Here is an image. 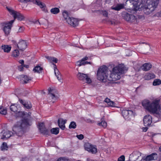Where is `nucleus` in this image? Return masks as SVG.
I'll return each instance as SVG.
<instances>
[{
  "label": "nucleus",
  "instance_id": "1",
  "mask_svg": "<svg viewBox=\"0 0 161 161\" xmlns=\"http://www.w3.org/2000/svg\"><path fill=\"white\" fill-rule=\"evenodd\" d=\"M31 125L28 118H23L21 120L18 122L14 126L13 130L14 133L8 130L6 131L3 132L1 138L3 139L9 138L12 136L14 133L18 136H21L26 132L27 128Z\"/></svg>",
  "mask_w": 161,
  "mask_h": 161
},
{
  "label": "nucleus",
  "instance_id": "2",
  "mask_svg": "<svg viewBox=\"0 0 161 161\" xmlns=\"http://www.w3.org/2000/svg\"><path fill=\"white\" fill-rule=\"evenodd\" d=\"M127 70L128 68L123 64H120L114 67L108 80L114 81L119 80L121 78V75L125 73Z\"/></svg>",
  "mask_w": 161,
  "mask_h": 161
},
{
  "label": "nucleus",
  "instance_id": "3",
  "mask_svg": "<svg viewBox=\"0 0 161 161\" xmlns=\"http://www.w3.org/2000/svg\"><path fill=\"white\" fill-rule=\"evenodd\" d=\"M159 101L156 100L150 103L148 100H145L142 103V106L148 111L152 114H157V112L159 108Z\"/></svg>",
  "mask_w": 161,
  "mask_h": 161
},
{
  "label": "nucleus",
  "instance_id": "4",
  "mask_svg": "<svg viewBox=\"0 0 161 161\" xmlns=\"http://www.w3.org/2000/svg\"><path fill=\"white\" fill-rule=\"evenodd\" d=\"M98 80L103 82H106L109 78L108 75V68L103 66L98 69L97 73Z\"/></svg>",
  "mask_w": 161,
  "mask_h": 161
},
{
  "label": "nucleus",
  "instance_id": "5",
  "mask_svg": "<svg viewBox=\"0 0 161 161\" xmlns=\"http://www.w3.org/2000/svg\"><path fill=\"white\" fill-rule=\"evenodd\" d=\"M158 3L159 0H151L145 6L143 10L144 13L148 15L152 13L157 8Z\"/></svg>",
  "mask_w": 161,
  "mask_h": 161
},
{
  "label": "nucleus",
  "instance_id": "6",
  "mask_svg": "<svg viewBox=\"0 0 161 161\" xmlns=\"http://www.w3.org/2000/svg\"><path fill=\"white\" fill-rule=\"evenodd\" d=\"M14 22V20H12L8 22H4L1 24L2 28L4 32L5 35L7 36L9 34L12 25Z\"/></svg>",
  "mask_w": 161,
  "mask_h": 161
},
{
  "label": "nucleus",
  "instance_id": "7",
  "mask_svg": "<svg viewBox=\"0 0 161 161\" xmlns=\"http://www.w3.org/2000/svg\"><path fill=\"white\" fill-rule=\"evenodd\" d=\"M122 114L124 118L127 120H130L132 117L134 116L133 111L129 110H123L122 112Z\"/></svg>",
  "mask_w": 161,
  "mask_h": 161
},
{
  "label": "nucleus",
  "instance_id": "8",
  "mask_svg": "<svg viewBox=\"0 0 161 161\" xmlns=\"http://www.w3.org/2000/svg\"><path fill=\"white\" fill-rule=\"evenodd\" d=\"M84 147L86 150L93 154H95L97 152L96 146L92 145L89 142L85 144Z\"/></svg>",
  "mask_w": 161,
  "mask_h": 161
},
{
  "label": "nucleus",
  "instance_id": "9",
  "mask_svg": "<svg viewBox=\"0 0 161 161\" xmlns=\"http://www.w3.org/2000/svg\"><path fill=\"white\" fill-rule=\"evenodd\" d=\"M77 78L80 80L84 81L86 80L87 83H90L91 82V80L88 77L87 74L79 72L77 75Z\"/></svg>",
  "mask_w": 161,
  "mask_h": 161
},
{
  "label": "nucleus",
  "instance_id": "10",
  "mask_svg": "<svg viewBox=\"0 0 161 161\" xmlns=\"http://www.w3.org/2000/svg\"><path fill=\"white\" fill-rule=\"evenodd\" d=\"M124 18L128 22L134 23L137 22L136 18L134 15L127 13L124 14Z\"/></svg>",
  "mask_w": 161,
  "mask_h": 161
},
{
  "label": "nucleus",
  "instance_id": "11",
  "mask_svg": "<svg viewBox=\"0 0 161 161\" xmlns=\"http://www.w3.org/2000/svg\"><path fill=\"white\" fill-rule=\"evenodd\" d=\"M158 158V155L155 153H153L152 154L147 156L146 157H144L142 158V160L145 161H150L153 160H155Z\"/></svg>",
  "mask_w": 161,
  "mask_h": 161
},
{
  "label": "nucleus",
  "instance_id": "12",
  "mask_svg": "<svg viewBox=\"0 0 161 161\" xmlns=\"http://www.w3.org/2000/svg\"><path fill=\"white\" fill-rule=\"evenodd\" d=\"M143 120L145 126H150L152 122V117L149 115H146L144 116Z\"/></svg>",
  "mask_w": 161,
  "mask_h": 161
},
{
  "label": "nucleus",
  "instance_id": "13",
  "mask_svg": "<svg viewBox=\"0 0 161 161\" xmlns=\"http://www.w3.org/2000/svg\"><path fill=\"white\" fill-rule=\"evenodd\" d=\"M39 128L41 132L43 134L46 135H49L50 134L49 131L45 128L43 123L39 124Z\"/></svg>",
  "mask_w": 161,
  "mask_h": 161
},
{
  "label": "nucleus",
  "instance_id": "14",
  "mask_svg": "<svg viewBox=\"0 0 161 161\" xmlns=\"http://www.w3.org/2000/svg\"><path fill=\"white\" fill-rule=\"evenodd\" d=\"M66 22L70 25L74 27L78 25V21L76 19L73 17H69Z\"/></svg>",
  "mask_w": 161,
  "mask_h": 161
},
{
  "label": "nucleus",
  "instance_id": "15",
  "mask_svg": "<svg viewBox=\"0 0 161 161\" xmlns=\"http://www.w3.org/2000/svg\"><path fill=\"white\" fill-rule=\"evenodd\" d=\"M17 45L18 48L20 50L23 51L27 47V43L25 41L21 40Z\"/></svg>",
  "mask_w": 161,
  "mask_h": 161
},
{
  "label": "nucleus",
  "instance_id": "16",
  "mask_svg": "<svg viewBox=\"0 0 161 161\" xmlns=\"http://www.w3.org/2000/svg\"><path fill=\"white\" fill-rule=\"evenodd\" d=\"M88 59V57L86 56L82 58L80 61L77 62V64L78 66H80L81 65H84L86 64H91V62L85 61Z\"/></svg>",
  "mask_w": 161,
  "mask_h": 161
},
{
  "label": "nucleus",
  "instance_id": "17",
  "mask_svg": "<svg viewBox=\"0 0 161 161\" xmlns=\"http://www.w3.org/2000/svg\"><path fill=\"white\" fill-rule=\"evenodd\" d=\"M66 119L64 120L62 118H59L58 121V125L60 129L64 130L65 128V124L66 123Z\"/></svg>",
  "mask_w": 161,
  "mask_h": 161
},
{
  "label": "nucleus",
  "instance_id": "18",
  "mask_svg": "<svg viewBox=\"0 0 161 161\" xmlns=\"http://www.w3.org/2000/svg\"><path fill=\"white\" fill-rule=\"evenodd\" d=\"M13 16L14 18V20L16 18H17L18 20L20 21L25 19V17L22 14L16 11L15 12V14H14L13 15Z\"/></svg>",
  "mask_w": 161,
  "mask_h": 161
},
{
  "label": "nucleus",
  "instance_id": "19",
  "mask_svg": "<svg viewBox=\"0 0 161 161\" xmlns=\"http://www.w3.org/2000/svg\"><path fill=\"white\" fill-rule=\"evenodd\" d=\"M152 67V65L150 63H146L143 64L141 67L142 69L145 71L149 70Z\"/></svg>",
  "mask_w": 161,
  "mask_h": 161
},
{
  "label": "nucleus",
  "instance_id": "20",
  "mask_svg": "<svg viewBox=\"0 0 161 161\" xmlns=\"http://www.w3.org/2000/svg\"><path fill=\"white\" fill-rule=\"evenodd\" d=\"M20 78H21V80L24 82V83L26 84L29 81L31 80V77L25 75H20Z\"/></svg>",
  "mask_w": 161,
  "mask_h": 161
},
{
  "label": "nucleus",
  "instance_id": "21",
  "mask_svg": "<svg viewBox=\"0 0 161 161\" xmlns=\"http://www.w3.org/2000/svg\"><path fill=\"white\" fill-rule=\"evenodd\" d=\"M54 66V73L56 76L57 77V78L58 80L61 81V75H60V73L59 72L55 64H53Z\"/></svg>",
  "mask_w": 161,
  "mask_h": 161
},
{
  "label": "nucleus",
  "instance_id": "22",
  "mask_svg": "<svg viewBox=\"0 0 161 161\" xmlns=\"http://www.w3.org/2000/svg\"><path fill=\"white\" fill-rule=\"evenodd\" d=\"M130 3H131L136 9L140 8V3H139L138 0H129Z\"/></svg>",
  "mask_w": 161,
  "mask_h": 161
},
{
  "label": "nucleus",
  "instance_id": "23",
  "mask_svg": "<svg viewBox=\"0 0 161 161\" xmlns=\"http://www.w3.org/2000/svg\"><path fill=\"white\" fill-rule=\"evenodd\" d=\"M48 94L49 95V97L52 99H53L56 98L55 93L56 91L55 90L51 89L49 88L48 89Z\"/></svg>",
  "mask_w": 161,
  "mask_h": 161
},
{
  "label": "nucleus",
  "instance_id": "24",
  "mask_svg": "<svg viewBox=\"0 0 161 161\" xmlns=\"http://www.w3.org/2000/svg\"><path fill=\"white\" fill-rule=\"evenodd\" d=\"M155 75L153 73L147 74L144 76V78L146 80H149L155 78Z\"/></svg>",
  "mask_w": 161,
  "mask_h": 161
},
{
  "label": "nucleus",
  "instance_id": "25",
  "mask_svg": "<svg viewBox=\"0 0 161 161\" xmlns=\"http://www.w3.org/2000/svg\"><path fill=\"white\" fill-rule=\"evenodd\" d=\"M11 47L8 45H4L2 46V49L5 52H9L11 49Z\"/></svg>",
  "mask_w": 161,
  "mask_h": 161
},
{
  "label": "nucleus",
  "instance_id": "26",
  "mask_svg": "<svg viewBox=\"0 0 161 161\" xmlns=\"http://www.w3.org/2000/svg\"><path fill=\"white\" fill-rule=\"evenodd\" d=\"M124 8V4H117L116 6L114 7V6H112L111 7V8L112 9L116 11H119L120 10Z\"/></svg>",
  "mask_w": 161,
  "mask_h": 161
},
{
  "label": "nucleus",
  "instance_id": "27",
  "mask_svg": "<svg viewBox=\"0 0 161 161\" xmlns=\"http://www.w3.org/2000/svg\"><path fill=\"white\" fill-rule=\"evenodd\" d=\"M43 70V68L41 67L39 65L36 66L33 69V71L35 72H37L40 73L42 72V70Z\"/></svg>",
  "mask_w": 161,
  "mask_h": 161
},
{
  "label": "nucleus",
  "instance_id": "28",
  "mask_svg": "<svg viewBox=\"0 0 161 161\" xmlns=\"http://www.w3.org/2000/svg\"><path fill=\"white\" fill-rule=\"evenodd\" d=\"M59 129L58 127L53 128L51 129V133L57 135L59 132Z\"/></svg>",
  "mask_w": 161,
  "mask_h": 161
},
{
  "label": "nucleus",
  "instance_id": "29",
  "mask_svg": "<svg viewBox=\"0 0 161 161\" xmlns=\"http://www.w3.org/2000/svg\"><path fill=\"white\" fill-rule=\"evenodd\" d=\"M31 2H32L34 4H35L39 6L40 8L42 6V5L44 4L42 3L40 1L37 0H31Z\"/></svg>",
  "mask_w": 161,
  "mask_h": 161
},
{
  "label": "nucleus",
  "instance_id": "30",
  "mask_svg": "<svg viewBox=\"0 0 161 161\" xmlns=\"http://www.w3.org/2000/svg\"><path fill=\"white\" fill-rule=\"evenodd\" d=\"M60 11L59 9L58 8H52L50 10L51 13L53 14H56Z\"/></svg>",
  "mask_w": 161,
  "mask_h": 161
},
{
  "label": "nucleus",
  "instance_id": "31",
  "mask_svg": "<svg viewBox=\"0 0 161 161\" xmlns=\"http://www.w3.org/2000/svg\"><path fill=\"white\" fill-rule=\"evenodd\" d=\"M63 15L64 19L67 21L69 17H70V16L66 11H64L63 12Z\"/></svg>",
  "mask_w": 161,
  "mask_h": 161
},
{
  "label": "nucleus",
  "instance_id": "32",
  "mask_svg": "<svg viewBox=\"0 0 161 161\" xmlns=\"http://www.w3.org/2000/svg\"><path fill=\"white\" fill-rule=\"evenodd\" d=\"M24 107L27 109H30L32 108V105L30 102L26 101Z\"/></svg>",
  "mask_w": 161,
  "mask_h": 161
},
{
  "label": "nucleus",
  "instance_id": "33",
  "mask_svg": "<svg viewBox=\"0 0 161 161\" xmlns=\"http://www.w3.org/2000/svg\"><path fill=\"white\" fill-rule=\"evenodd\" d=\"M76 127V123L74 121H72L71 122L69 126V129H75Z\"/></svg>",
  "mask_w": 161,
  "mask_h": 161
},
{
  "label": "nucleus",
  "instance_id": "34",
  "mask_svg": "<svg viewBox=\"0 0 161 161\" xmlns=\"http://www.w3.org/2000/svg\"><path fill=\"white\" fill-rule=\"evenodd\" d=\"M10 110L14 112L17 111V107L14 105H11L10 107Z\"/></svg>",
  "mask_w": 161,
  "mask_h": 161
},
{
  "label": "nucleus",
  "instance_id": "35",
  "mask_svg": "<svg viewBox=\"0 0 161 161\" xmlns=\"http://www.w3.org/2000/svg\"><path fill=\"white\" fill-rule=\"evenodd\" d=\"M161 84V80L160 79H156L154 80L153 82V85L157 86Z\"/></svg>",
  "mask_w": 161,
  "mask_h": 161
},
{
  "label": "nucleus",
  "instance_id": "36",
  "mask_svg": "<svg viewBox=\"0 0 161 161\" xmlns=\"http://www.w3.org/2000/svg\"><path fill=\"white\" fill-rule=\"evenodd\" d=\"M19 54L18 50L17 49H15L13 52V55L15 57L18 56Z\"/></svg>",
  "mask_w": 161,
  "mask_h": 161
},
{
  "label": "nucleus",
  "instance_id": "37",
  "mask_svg": "<svg viewBox=\"0 0 161 161\" xmlns=\"http://www.w3.org/2000/svg\"><path fill=\"white\" fill-rule=\"evenodd\" d=\"M98 125L100 126H102L104 128L107 126V123L105 121H102L101 122L98 123Z\"/></svg>",
  "mask_w": 161,
  "mask_h": 161
},
{
  "label": "nucleus",
  "instance_id": "38",
  "mask_svg": "<svg viewBox=\"0 0 161 161\" xmlns=\"http://www.w3.org/2000/svg\"><path fill=\"white\" fill-rule=\"evenodd\" d=\"M0 113L1 114L5 115L7 113V110L3 107L0 108Z\"/></svg>",
  "mask_w": 161,
  "mask_h": 161
},
{
  "label": "nucleus",
  "instance_id": "39",
  "mask_svg": "<svg viewBox=\"0 0 161 161\" xmlns=\"http://www.w3.org/2000/svg\"><path fill=\"white\" fill-rule=\"evenodd\" d=\"M6 8L9 11L10 13L13 16L14 15V14H15L16 11L14 10H13L11 8H8L7 7H6Z\"/></svg>",
  "mask_w": 161,
  "mask_h": 161
},
{
  "label": "nucleus",
  "instance_id": "40",
  "mask_svg": "<svg viewBox=\"0 0 161 161\" xmlns=\"http://www.w3.org/2000/svg\"><path fill=\"white\" fill-rule=\"evenodd\" d=\"M42 9V11L43 12L47 13L48 12L47 8L46 7V6L45 4H44L40 8Z\"/></svg>",
  "mask_w": 161,
  "mask_h": 161
},
{
  "label": "nucleus",
  "instance_id": "41",
  "mask_svg": "<svg viewBox=\"0 0 161 161\" xmlns=\"http://www.w3.org/2000/svg\"><path fill=\"white\" fill-rule=\"evenodd\" d=\"M108 105L109 106L111 107H116V103L112 101H111L109 103H108Z\"/></svg>",
  "mask_w": 161,
  "mask_h": 161
},
{
  "label": "nucleus",
  "instance_id": "42",
  "mask_svg": "<svg viewBox=\"0 0 161 161\" xmlns=\"http://www.w3.org/2000/svg\"><path fill=\"white\" fill-rule=\"evenodd\" d=\"M7 148H8V147L7 143L5 142H3L1 147L2 150H5Z\"/></svg>",
  "mask_w": 161,
  "mask_h": 161
},
{
  "label": "nucleus",
  "instance_id": "43",
  "mask_svg": "<svg viewBox=\"0 0 161 161\" xmlns=\"http://www.w3.org/2000/svg\"><path fill=\"white\" fill-rule=\"evenodd\" d=\"M57 161H72L69 159H65L64 158L61 157L59 158Z\"/></svg>",
  "mask_w": 161,
  "mask_h": 161
},
{
  "label": "nucleus",
  "instance_id": "44",
  "mask_svg": "<svg viewBox=\"0 0 161 161\" xmlns=\"http://www.w3.org/2000/svg\"><path fill=\"white\" fill-rule=\"evenodd\" d=\"M76 137L80 140H82L84 138V136L82 134L77 135Z\"/></svg>",
  "mask_w": 161,
  "mask_h": 161
},
{
  "label": "nucleus",
  "instance_id": "45",
  "mask_svg": "<svg viewBox=\"0 0 161 161\" xmlns=\"http://www.w3.org/2000/svg\"><path fill=\"white\" fill-rule=\"evenodd\" d=\"M125 159V156L124 155H122L118 158V161H124Z\"/></svg>",
  "mask_w": 161,
  "mask_h": 161
},
{
  "label": "nucleus",
  "instance_id": "46",
  "mask_svg": "<svg viewBox=\"0 0 161 161\" xmlns=\"http://www.w3.org/2000/svg\"><path fill=\"white\" fill-rule=\"evenodd\" d=\"M19 101L20 103L22 105H23L24 106L25 104V103H26V101H25L24 100H23L21 99L20 98L19 99Z\"/></svg>",
  "mask_w": 161,
  "mask_h": 161
},
{
  "label": "nucleus",
  "instance_id": "47",
  "mask_svg": "<svg viewBox=\"0 0 161 161\" xmlns=\"http://www.w3.org/2000/svg\"><path fill=\"white\" fill-rule=\"evenodd\" d=\"M53 57L49 56L48 55H46L45 56V58L47 59L48 61L50 62H52V58Z\"/></svg>",
  "mask_w": 161,
  "mask_h": 161
},
{
  "label": "nucleus",
  "instance_id": "48",
  "mask_svg": "<svg viewBox=\"0 0 161 161\" xmlns=\"http://www.w3.org/2000/svg\"><path fill=\"white\" fill-rule=\"evenodd\" d=\"M19 2L21 3H26L28 2L31 1V0H18Z\"/></svg>",
  "mask_w": 161,
  "mask_h": 161
},
{
  "label": "nucleus",
  "instance_id": "49",
  "mask_svg": "<svg viewBox=\"0 0 161 161\" xmlns=\"http://www.w3.org/2000/svg\"><path fill=\"white\" fill-rule=\"evenodd\" d=\"M102 14L104 16L107 17L108 14L106 11H102Z\"/></svg>",
  "mask_w": 161,
  "mask_h": 161
},
{
  "label": "nucleus",
  "instance_id": "50",
  "mask_svg": "<svg viewBox=\"0 0 161 161\" xmlns=\"http://www.w3.org/2000/svg\"><path fill=\"white\" fill-rule=\"evenodd\" d=\"M52 58V62H54L55 63H57L58 60L57 58H55L53 57Z\"/></svg>",
  "mask_w": 161,
  "mask_h": 161
},
{
  "label": "nucleus",
  "instance_id": "51",
  "mask_svg": "<svg viewBox=\"0 0 161 161\" xmlns=\"http://www.w3.org/2000/svg\"><path fill=\"white\" fill-rule=\"evenodd\" d=\"M111 101L108 98H106L104 100V102L108 103H108H109Z\"/></svg>",
  "mask_w": 161,
  "mask_h": 161
},
{
  "label": "nucleus",
  "instance_id": "52",
  "mask_svg": "<svg viewBox=\"0 0 161 161\" xmlns=\"http://www.w3.org/2000/svg\"><path fill=\"white\" fill-rule=\"evenodd\" d=\"M19 70L20 71H22L23 69V65H21L19 67Z\"/></svg>",
  "mask_w": 161,
  "mask_h": 161
},
{
  "label": "nucleus",
  "instance_id": "53",
  "mask_svg": "<svg viewBox=\"0 0 161 161\" xmlns=\"http://www.w3.org/2000/svg\"><path fill=\"white\" fill-rule=\"evenodd\" d=\"M148 128L147 127H143L142 128L143 131L146 132Z\"/></svg>",
  "mask_w": 161,
  "mask_h": 161
},
{
  "label": "nucleus",
  "instance_id": "54",
  "mask_svg": "<svg viewBox=\"0 0 161 161\" xmlns=\"http://www.w3.org/2000/svg\"><path fill=\"white\" fill-rule=\"evenodd\" d=\"M19 63L23 65L24 64V61L23 60H20L19 61Z\"/></svg>",
  "mask_w": 161,
  "mask_h": 161
},
{
  "label": "nucleus",
  "instance_id": "55",
  "mask_svg": "<svg viewBox=\"0 0 161 161\" xmlns=\"http://www.w3.org/2000/svg\"><path fill=\"white\" fill-rule=\"evenodd\" d=\"M23 67H25L26 68H28L29 67V66L28 65L23 64Z\"/></svg>",
  "mask_w": 161,
  "mask_h": 161
},
{
  "label": "nucleus",
  "instance_id": "56",
  "mask_svg": "<svg viewBox=\"0 0 161 161\" xmlns=\"http://www.w3.org/2000/svg\"><path fill=\"white\" fill-rule=\"evenodd\" d=\"M19 114H21L23 116L24 115L25 113L24 112H19Z\"/></svg>",
  "mask_w": 161,
  "mask_h": 161
},
{
  "label": "nucleus",
  "instance_id": "57",
  "mask_svg": "<svg viewBox=\"0 0 161 161\" xmlns=\"http://www.w3.org/2000/svg\"><path fill=\"white\" fill-rule=\"evenodd\" d=\"M87 160L88 161H94V160H92V159H87Z\"/></svg>",
  "mask_w": 161,
  "mask_h": 161
},
{
  "label": "nucleus",
  "instance_id": "58",
  "mask_svg": "<svg viewBox=\"0 0 161 161\" xmlns=\"http://www.w3.org/2000/svg\"><path fill=\"white\" fill-rule=\"evenodd\" d=\"M21 31H22V30H21V28H19V32H21Z\"/></svg>",
  "mask_w": 161,
  "mask_h": 161
},
{
  "label": "nucleus",
  "instance_id": "59",
  "mask_svg": "<svg viewBox=\"0 0 161 161\" xmlns=\"http://www.w3.org/2000/svg\"><path fill=\"white\" fill-rule=\"evenodd\" d=\"M37 23H39V24H40V22H39V21H36V24H37Z\"/></svg>",
  "mask_w": 161,
  "mask_h": 161
},
{
  "label": "nucleus",
  "instance_id": "60",
  "mask_svg": "<svg viewBox=\"0 0 161 161\" xmlns=\"http://www.w3.org/2000/svg\"><path fill=\"white\" fill-rule=\"evenodd\" d=\"M159 150L161 152V146L159 148Z\"/></svg>",
  "mask_w": 161,
  "mask_h": 161
},
{
  "label": "nucleus",
  "instance_id": "61",
  "mask_svg": "<svg viewBox=\"0 0 161 161\" xmlns=\"http://www.w3.org/2000/svg\"><path fill=\"white\" fill-rule=\"evenodd\" d=\"M149 3H148V2H147V3H148L147 4L149 3Z\"/></svg>",
  "mask_w": 161,
  "mask_h": 161
},
{
  "label": "nucleus",
  "instance_id": "62",
  "mask_svg": "<svg viewBox=\"0 0 161 161\" xmlns=\"http://www.w3.org/2000/svg\"><path fill=\"white\" fill-rule=\"evenodd\" d=\"M77 161H80V160H78Z\"/></svg>",
  "mask_w": 161,
  "mask_h": 161
}]
</instances>
